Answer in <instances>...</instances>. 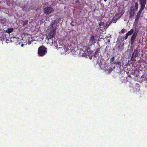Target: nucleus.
<instances>
[{
  "instance_id": "obj_1",
  "label": "nucleus",
  "mask_w": 147,
  "mask_h": 147,
  "mask_svg": "<svg viewBox=\"0 0 147 147\" xmlns=\"http://www.w3.org/2000/svg\"><path fill=\"white\" fill-rule=\"evenodd\" d=\"M50 26V31L47 35L46 39H47L50 42L55 45L56 42L55 40H53V38L55 36L57 29V25L56 20L52 21Z\"/></svg>"
},
{
  "instance_id": "obj_2",
  "label": "nucleus",
  "mask_w": 147,
  "mask_h": 147,
  "mask_svg": "<svg viewBox=\"0 0 147 147\" xmlns=\"http://www.w3.org/2000/svg\"><path fill=\"white\" fill-rule=\"evenodd\" d=\"M81 53L84 56H89L92 52L88 46H84L80 49Z\"/></svg>"
},
{
  "instance_id": "obj_3",
  "label": "nucleus",
  "mask_w": 147,
  "mask_h": 147,
  "mask_svg": "<svg viewBox=\"0 0 147 147\" xmlns=\"http://www.w3.org/2000/svg\"><path fill=\"white\" fill-rule=\"evenodd\" d=\"M47 52L46 48L43 46L40 47L38 49V54L39 56L42 57L45 55Z\"/></svg>"
},
{
  "instance_id": "obj_4",
  "label": "nucleus",
  "mask_w": 147,
  "mask_h": 147,
  "mask_svg": "<svg viewBox=\"0 0 147 147\" xmlns=\"http://www.w3.org/2000/svg\"><path fill=\"white\" fill-rule=\"evenodd\" d=\"M43 11L44 13L47 15L52 13L54 11V9L52 7L50 6H47L43 7Z\"/></svg>"
},
{
  "instance_id": "obj_5",
  "label": "nucleus",
  "mask_w": 147,
  "mask_h": 147,
  "mask_svg": "<svg viewBox=\"0 0 147 147\" xmlns=\"http://www.w3.org/2000/svg\"><path fill=\"white\" fill-rule=\"evenodd\" d=\"M140 5V9L144 10L145 7V6L146 3V0H138Z\"/></svg>"
},
{
  "instance_id": "obj_6",
  "label": "nucleus",
  "mask_w": 147,
  "mask_h": 147,
  "mask_svg": "<svg viewBox=\"0 0 147 147\" xmlns=\"http://www.w3.org/2000/svg\"><path fill=\"white\" fill-rule=\"evenodd\" d=\"M137 32H135L133 34L132 36L131 37L130 39V44L131 45H133L134 43L136 37L137 36Z\"/></svg>"
},
{
  "instance_id": "obj_7",
  "label": "nucleus",
  "mask_w": 147,
  "mask_h": 147,
  "mask_svg": "<svg viewBox=\"0 0 147 147\" xmlns=\"http://www.w3.org/2000/svg\"><path fill=\"white\" fill-rule=\"evenodd\" d=\"M139 56L138 50L137 49H136L134 50V52L132 53L131 59L135 61L136 57H138Z\"/></svg>"
},
{
  "instance_id": "obj_8",
  "label": "nucleus",
  "mask_w": 147,
  "mask_h": 147,
  "mask_svg": "<svg viewBox=\"0 0 147 147\" xmlns=\"http://www.w3.org/2000/svg\"><path fill=\"white\" fill-rule=\"evenodd\" d=\"M135 9L132 7H130V10L129 11V17L130 18L134 17L135 14Z\"/></svg>"
},
{
  "instance_id": "obj_9",
  "label": "nucleus",
  "mask_w": 147,
  "mask_h": 147,
  "mask_svg": "<svg viewBox=\"0 0 147 147\" xmlns=\"http://www.w3.org/2000/svg\"><path fill=\"white\" fill-rule=\"evenodd\" d=\"M134 32L133 29H131L130 31H128L127 33L126 34L125 36L124 37V38L125 40H126L127 38L129 36H130L131 35V34H132Z\"/></svg>"
},
{
  "instance_id": "obj_10",
  "label": "nucleus",
  "mask_w": 147,
  "mask_h": 147,
  "mask_svg": "<svg viewBox=\"0 0 147 147\" xmlns=\"http://www.w3.org/2000/svg\"><path fill=\"white\" fill-rule=\"evenodd\" d=\"M89 41L92 44L96 43V40L95 37L94 35H92L91 36L90 38Z\"/></svg>"
},
{
  "instance_id": "obj_11",
  "label": "nucleus",
  "mask_w": 147,
  "mask_h": 147,
  "mask_svg": "<svg viewBox=\"0 0 147 147\" xmlns=\"http://www.w3.org/2000/svg\"><path fill=\"white\" fill-rule=\"evenodd\" d=\"M143 11V10L139 9V10L138 11V12L136 16V18L139 19V18H140V15L141 14V13H142Z\"/></svg>"
},
{
  "instance_id": "obj_12",
  "label": "nucleus",
  "mask_w": 147,
  "mask_h": 147,
  "mask_svg": "<svg viewBox=\"0 0 147 147\" xmlns=\"http://www.w3.org/2000/svg\"><path fill=\"white\" fill-rule=\"evenodd\" d=\"M100 51V50L98 49H97L95 52H94V55L93 56L95 57H97V54L98 53L99 51Z\"/></svg>"
},
{
  "instance_id": "obj_13",
  "label": "nucleus",
  "mask_w": 147,
  "mask_h": 147,
  "mask_svg": "<svg viewBox=\"0 0 147 147\" xmlns=\"http://www.w3.org/2000/svg\"><path fill=\"white\" fill-rule=\"evenodd\" d=\"M13 31V29L12 28H9L7 30V32L8 33H10Z\"/></svg>"
},
{
  "instance_id": "obj_14",
  "label": "nucleus",
  "mask_w": 147,
  "mask_h": 147,
  "mask_svg": "<svg viewBox=\"0 0 147 147\" xmlns=\"http://www.w3.org/2000/svg\"><path fill=\"white\" fill-rule=\"evenodd\" d=\"M105 25V23L103 22H101L99 23V28H102Z\"/></svg>"
},
{
  "instance_id": "obj_15",
  "label": "nucleus",
  "mask_w": 147,
  "mask_h": 147,
  "mask_svg": "<svg viewBox=\"0 0 147 147\" xmlns=\"http://www.w3.org/2000/svg\"><path fill=\"white\" fill-rule=\"evenodd\" d=\"M117 21V19H115V17H114L113 18L111 21V23L113 22V23H115Z\"/></svg>"
},
{
  "instance_id": "obj_16",
  "label": "nucleus",
  "mask_w": 147,
  "mask_h": 147,
  "mask_svg": "<svg viewBox=\"0 0 147 147\" xmlns=\"http://www.w3.org/2000/svg\"><path fill=\"white\" fill-rule=\"evenodd\" d=\"M138 2H136L135 3V7L136 10H137L138 8Z\"/></svg>"
},
{
  "instance_id": "obj_17",
  "label": "nucleus",
  "mask_w": 147,
  "mask_h": 147,
  "mask_svg": "<svg viewBox=\"0 0 147 147\" xmlns=\"http://www.w3.org/2000/svg\"><path fill=\"white\" fill-rule=\"evenodd\" d=\"M28 23V20H25L23 22V26H26Z\"/></svg>"
},
{
  "instance_id": "obj_18",
  "label": "nucleus",
  "mask_w": 147,
  "mask_h": 147,
  "mask_svg": "<svg viewBox=\"0 0 147 147\" xmlns=\"http://www.w3.org/2000/svg\"><path fill=\"white\" fill-rule=\"evenodd\" d=\"M114 59H115L114 57H111V59H110V61L111 62H113L114 60Z\"/></svg>"
},
{
  "instance_id": "obj_19",
  "label": "nucleus",
  "mask_w": 147,
  "mask_h": 147,
  "mask_svg": "<svg viewBox=\"0 0 147 147\" xmlns=\"http://www.w3.org/2000/svg\"><path fill=\"white\" fill-rule=\"evenodd\" d=\"M139 19L136 18L135 20V23H137L138 22V21H139Z\"/></svg>"
},
{
  "instance_id": "obj_20",
  "label": "nucleus",
  "mask_w": 147,
  "mask_h": 147,
  "mask_svg": "<svg viewBox=\"0 0 147 147\" xmlns=\"http://www.w3.org/2000/svg\"><path fill=\"white\" fill-rule=\"evenodd\" d=\"M125 30L124 29H123L121 30V32L122 33H123L124 32V31H125Z\"/></svg>"
},
{
  "instance_id": "obj_21",
  "label": "nucleus",
  "mask_w": 147,
  "mask_h": 147,
  "mask_svg": "<svg viewBox=\"0 0 147 147\" xmlns=\"http://www.w3.org/2000/svg\"><path fill=\"white\" fill-rule=\"evenodd\" d=\"M128 77H129V78H130L131 77V76H130V75L128 74Z\"/></svg>"
},
{
  "instance_id": "obj_22",
  "label": "nucleus",
  "mask_w": 147,
  "mask_h": 147,
  "mask_svg": "<svg viewBox=\"0 0 147 147\" xmlns=\"http://www.w3.org/2000/svg\"><path fill=\"white\" fill-rule=\"evenodd\" d=\"M23 46H24V44H22L21 45V47H23Z\"/></svg>"
},
{
  "instance_id": "obj_23",
  "label": "nucleus",
  "mask_w": 147,
  "mask_h": 147,
  "mask_svg": "<svg viewBox=\"0 0 147 147\" xmlns=\"http://www.w3.org/2000/svg\"><path fill=\"white\" fill-rule=\"evenodd\" d=\"M107 0H104V1H105V2H106L107 1Z\"/></svg>"
},
{
  "instance_id": "obj_24",
  "label": "nucleus",
  "mask_w": 147,
  "mask_h": 147,
  "mask_svg": "<svg viewBox=\"0 0 147 147\" xmlns=\"http://www.w3.org/2000/svg\"><path fill=\"white\" fill-rule=\"evenodd\" d=\"M30 44H31V42L29 43V45Z\"/></svg>"
}]
</instances>
